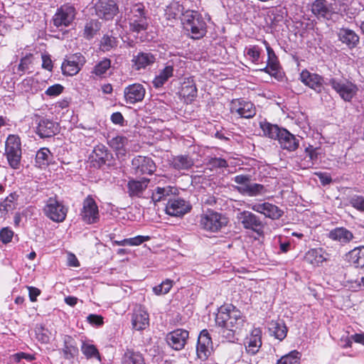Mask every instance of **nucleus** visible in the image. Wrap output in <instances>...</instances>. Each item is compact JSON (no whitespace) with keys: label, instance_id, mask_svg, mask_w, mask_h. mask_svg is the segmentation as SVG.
I'll use <instances>...</instances> for the list:
<instances>
[{"label":"nucleus","instance_id":"f257e3e1","mask_svg":"<svg viewBox=\"0 0 364 364\" xmlns=\"http://www.w3.org/2000/svg\"><path fill=\"white\" fill-rule=\"evenodd\" d=\"M245 321V316L232 304L221 306L215 316V323L221 328L220 333L229 341L242 331Z\"/></svg>","mask_w":364,"mask_h":364},{"label":"nucleus","instance_id":"f03ea898","mask_svg":"<svg viewBox=\"0 0 364 364\" xmlns=\"http://www.w3.org/2000/svg\"><path fill=\"white\" fill-rule=\"evenodd\" d=\"M181 20L184 29L191 32L192 38L200 39L206 34V23L199 12L187 10L183 14Z\"/></svg>","mask_w":364,"mask_h":364},{"label":"nucleus","instance_id":"7ed1b4c3","mask_svg":"<svg viewBox=\"0 0 364 364\" xmlns=\"http://www.w3.org/2000/svg\"><path fill=\"white\" fill-rule=\"evenodd\" d=\"M228 217L212 209H208L200 215L199 226L210 232H218L228 225Z\"/></svg>","mask_w":364,"mask_h":364},{"label":"nucleus","instance_id":"20e7f679","mask_svg":"<svg viewBox=\"0 0 364 364\" xmlns=\"http://www.w3.org/2000/svg\"><path fill=\"white\" fill-rule=\"evenodd\" d=\"M9 166L18 169L22 157L21 142L18 135L10 134L5 142V153Z\"/></svg>","mask_w":364,"mask_h":364},{"label":"nucleus","instance_id":"39448f33","mask_svg":"<svg viewBox=\"0 0 364 364\" xmlns=\"http://www.w3.org/2000/svg\"><path fill=\"white\" fill-rule=\"evenodd\" d=\"M232 181L237 184L235 187L240 193L249 197H255L261 196L266 192L265 187L259 183H252V176L250 175H237Z\"/></svg>","mask_w":364,"mask_h":364},{"label":"nucleus","instance_id":"423d86ee","mask_svg":"<svg viewBox=\"0 0 364 364\" xmlns=\"http://www.w3.org/2000/svg\"><path fill=\"white\" fill-rule=\"evenodd\" d=\"M129 31L139 33L145 31L149 26L145 7L142 4H136L127 14Z\"/></svg>","mask_w":364,"mask_h":364},{"label":"nucleus","instance_id":"0eeeda50","mask_svg":"<svg viewBox=\"0 0 364 364\" xmlns=\"http://www.w3.org/2000/svg\"><path fill=\"white\" fill-rule=\"evenodd\" d=\"M45 215L56 223L63 222L68 213V208L53 198H49L43 208Z\"/></svg>","mask_w":364,"mask_h":364},{"label":"nucleus","instance_id":"6e6552de","mask_svg":"<svg viewBox=\"0 0 364 364\" xmlns=\"http://www.w3.org/2000/svg\"><path fill=\"white\" fill-rule=\"evenodd\" d=\"M237 219L243 228L255 232L257 234L262 232L264 225L261 218L248 210H243L237 213Z\"/></svg>","mask_w":364,"mask_h":364},{"label":"nucleus","instance_id":"1a4fd4ad","mask_svg":"<svg viewBox=\"0 0 364 364\" xmlns=\"http://www.w3.org/2000/svg\"><path fill=\"white\" fill-rule=\"evenodd\" d=\"M95 14L105 20L112 19L118 13V6L114 0H92Z\"/></svg>","mask_w":364,"mask_h":364},{"label":"nucleus","instance_id":"9d476101","mask_svg":"<svg viewBox=\"0 0 364 364\" xmlns=\"http://www.w3.org/2000/svg\"><path fill=\"white\" fill-rule=\"evenodd\" d=\"M230 113L240 118L250 119L256 114L255 105L242 99L232 100L230 105Z\"/></svg>","mask_w":364,"mask_h":364},{"label":"nucleus","instance_id":"9b49d317","mask_svg":"<svg viewBox=\"0 0 364 364\" xmlns=\"http://www.w3.org/2000/svg\"><path fill=\"white\" fill-rule=\"evenodd\" d=\"M329 85L346 102H350L358 91L356 85L348 81L331 78Z\"/></svg>","mask_w":364,"mask_h":364},{"label":"nucleus","instance_id":"f8f14e48","mask_svg":"<svg viewBox=\"0 0 364 364\" xmlns=\"http://www.w3.org/2000/svg\"><path fill=\"white\" fill-rule=\"evenodd\" d=\"M191 210V205L188 201L176 196L168 200L165 207L166 213L174 217L183 216Z\"/></svg>","mask_w":364,"mask_h":364},{"label":"nucleus","instance_id":"ddd939ff","mask_svg":"<svg viewBox=\"0 0 364 364\" xmlns=\"http://www.w3.org/2000/svg\"><path fill=\"white\" fill-rule=\"evenodd\" d=\"M80 216L82 220L87 224H94L100 220L98 206L95 200L90 196L83 200Z\"/></svg>","mask_w":364,"mask_h":364},{"label":"nucleus","instance_id":"4468645a","mask_svg":"<svg viewBox=\"0 0 364 364\" xmlns=\"http://www.w3.org/2000/svg\"><path fill=\"white\" fill-rule=\"evenodd\" d=\"M85 63V58L81 53H77L68 56L61 66L63 74L68 76L75 75Z\"/></svg>","mask_w":364,"mask_h":364},{"label":"nucleus","instance_id":"2eb2a0df","mask_svg":"<svg viewBox=\"0 0 364 364\" xmlns=\"http://www.w3.org/2000/svg\"><path fill=\"white\" fill-rule=\"evenodd\" d=\"M311 11L318 20H329L336 14L333 4L327 0H314L311 4Z\"/></svg>","mask_w":364,"mask_h":364},{"label":"nucleus","instance_id":"dca6fc26","mask_svg":"<svg viewBox=\"0 0 364 364\" xmlns=\"http://www.w3.org/2000/svg\"><path fill=\"white\" fill-rule=\"evenodd\" d=\"M132 168L136 175H151L156 169L154 161L148 156H137L132 161Z\"/></svg>","mask_w":364,"mask_h":364},{"label":"nucleus","instance_id":"f3484780","mask_svg":"<svg viewBox=\"0 0 364 364\" xmlns=\"http://www.w3.org/2000/svg\"><path fill=\"white\" fill-rule=\"evenodd\" d=\"M75 9L69 5H63L55 14L53 21L56 27L68 26L74 20Z\"/></svg>","mask_w":364,"mask_h":364},{"label":"nucleus","instance_id":"a211bd4d","mask_svg":"<svg viewBox=\"0 0 364 364\" xmlns=\"http://www.w3.org/2000/svg\"><path fill=\"white\" fill-rule=\"evenodd\" d=\"M146 95V89L140 83L129 85L124 89V97L127 104L134 105L141 102Z\"/></svg>","mask_w":364,"mask_h":364},{"label":"nucleus","instance_id":"6ab92c4d","mask_svg":"<svg viewBox=\"0 0 364 364\" xmlns=\"http://www.w3.org/2000/svg\"><path fill=\"white\" fill-rule=\"evenodd\" d=\"M189 338V332L185 329L178 328L166 335L168 345L176 350H182Z\"/></svg>","mask_w":364,"mask_h":364},{"label":"nucleus","instance_id":"aec40b11","mask_svg":"<svg viewBox=\"0 0 364 364\" xmlns=\"http://www.w3.org/2000/svg\"><path fill=\"white\" fill-rule=\"evenodd\" d=\"M212 350L211 338L207 330H203L198 338L196 353L198 358L205 360L210 355Z\"/></svg>","mask_w":364,"mask_h":364},{"label":"nucleus","instance_id":"412c9836","mask_svg":"<svg viewBox=\"0 0 364 364\" xmlns=\"http://www.w3.org/2000/svg\"><path fill=\"white\" fill-rule=\"evenodd\" d=\"M131 62L132 68L139 71L153 65L156 62V55L151 52L139 51L133 55Z\"/></svg>","mask_w":364,"mask_h":364},{"label":"nucleus","instance_id":"4be33fe9","mask_svg":"<svg viewBox=\"0 0 364 364\" xmlns=\"http://www.w3.org/2000/svg\"><path fill=\"white\" fill-rule=\"evenodd\" d=\"M250 208L257 213L264 215L267 218L272 220H277L281 218L284 213L283 210L277 205L265 202L263 203H255L251 205Z\"/></svg>","mask_w":364,"mask_h":364},{"label":"nucleus","instance_id":"5701e85b","mask_svg":"<svg viewBox=\"0 0 364 364\" xmlns=\"http://www.w3.org/2000/svg\"><path fill=\"white\" fill-rule=\"evenodd\" d=\"M150 179L143 177L140 179H130L127 183V193L131 198H141L148 188Z\"/></svg>","mask_w":364,"mask_h":364},{"label":"nucleus","instance_id":"b1692460","mask_svg":"<svg viewBox=\"0 0 364 364\" xmlns=\"http://www.w3.org/2000/svg\"><path fill=\"white\" fill-rule=\"evenodd\" d=\"M178 189L171 186H156L152 190L151 200L154 203L167 201L178 194Z\"/></svg>","mask_w":364,"mask_h":364},{"label":"nucleus","instance_id":"393cba45","mask_svg":"<svg viewBox=\"0 0 364 364\" xmlns=\"http://www.w3.org/2000/svg\"><path fill=\"white\" fill-rule=\"evenodd\" d=\"M277 141L282 149L289 151H296L299 146V139L286 129H282V134Z\"/></svg>","mask_w":364,"mask_h":364},{"label":"nucleus","instance_id":"a878e982","mask_svg":"<svg viewBox=\"0 0 364 364\" xmlns=\"http://www.w3.org/2000/svg\"><path fill=\"white\" fill-rule=\"evenodd\" d=\"M300 80L304 84L314 90L316 92L320 93L321 92L323 78L321 75L311 73L305 70L301 73Z\"/></svg>","mask_w":364,"mask_h":364},{"label":"nucleus","instance_id":"bb28decb","mask_svg":"<svg viewBox=\"0 0 364 364\" xmlns=\"http://www.w3.org/2000/svg\"><path fill=\"white\" fill-rule=\"evenodd\" d=\"M262 346V331L259 328H254L250 336L246 338L245 348L248 353L256 354Z\"/></svg>","mask_w":364,"mask_h":364},{"label":"nucleus","instance_id":"cd10ccee","mask_svg":"<svg viewBox=\"0 0 364 364\" xmlns=\"http://www.w3.org/2000/svg\"><path fill=\"white\" fill-rule=\"evenodd\" d=\"M90 157L100 167L111 161L112 154L105 145L100 144L94 147Z\"/></svg>","mask_w":364,"mask_h":364},{"label":"nucleus","instance_id":"c85d7f7f","mask_svg":"<svg viewBox=\"0 0 364 364\" xmlns=\"http://www.w3.org/2000/svg\"><path fill=\"white\" fill-rule=\"evenodd\" d=\"M338 40L350 49L357 47L359 43L360 38L358 34L348 28H341L338 32Z\"/></svg>","mask_w":364,"mask_h":364},{"label":"nucleus","instance_id":"c756f323","mask_svg":"<svg viewBox=\"0 0 364 364\" xmlns=\"http://www.w3.org/2000/svg\"><path fill=\"white\" fill-rule=\"evenodd\" d=\"M58 126L48 119H41L38 124L36 133L41 138L51 137L58 132Z\"/></svg>","mask_w":364,"mask_h":364},{"label":"nucleus","instance_id":"7c9ffc66","mask_svg":"<svg viewBox=\"0 0 364 364\" xmlns=\"http://www.w3.org/2000/svg\"><path fill=\"white\" fill-rule=\"evenodd\" d=\"M132 324L135 330L145 329L149 325L148 313L141 307L136 309L132 315Z\"/></svg>","mask_w":364,"mask_h":364},{"label":"nucleus","instance_id":"2f4dec72","mask_svg":"<svg viewBox=\"0 0 364 364\" xmlns=\"http://www.w3.org/2000/svg\"><path fill=\"white\" fill-rule=\"evenodd\" d=\"M328 255L323 248H314L309 250L304 256V260L313 266H319L327 260Z\"/></svg>","mask_w":364,"mask_h":364},{"label":"nucleus","instance_id":"473e14b6","mask_svg":"<svg viewBox=\"0 0 364 364\" xmlns=\"http://www.w3.org/2000/svg\"><path fill=\"white\" fill-rule=\"evenodd\" d=\"M180 93L187 102H193L197 97L198 90L192 77L184 80Z\"/></svg>","mask_w":364,"mask_h":364},{"label":"nucleus","instance_id":"72a5a7b5","mask_svg":"<svg viewBox=\"0 0 364 364\" xmlns=\"http://www.w3.org/2000/svg\"><path fill=\"white\" fill-rule=\"evenodd\" d=\"M328 237L333 240L340 242L341 244L348 243L353 238V233L346 228H336L331 230Z\"/></svg>","mask_w":364,"mask_h":364},{"label":"nucleus","instance_id":"f704fd0d","mask_svg":"<svg viewBox=\"0 0 364 364\" xmlns=\"http://www.w3.org/2000/svg\"><path fill=\"white\" fill-rule=\"evenodd\" d=\"M63 343L62 350L64 358L68 360L74 358L78 354V348L75 339L70 336L65 335L63 337Z\"/></svg>","mask_w":364,"mask_h":364},{"label":"nucleus","instance_id":"c9c22d12","mask_svg":"<svg viewBox=\"0 0 364 364\" xmlns=\"http://www.w3.org/2000/svg\"><path fill=\"white\" fill-rule=\"evenodd\" d=\"M269 331L271 336L275 338L282 341L287 336V328L282 321H272L268 325Z\"/></svg>","mask_w":364,"mask_h":364},{"label":"nucleus","instance_id":"e433bc0d","mask_svg":"<svg viewBox=\"0 0 364 364\" xmlns=\"http://www.w3.org/2000/svg\"><path fill=\"white\" fill-rule=\"evenodd\" d=\"M348 260L355 268L364 271V246L355 247L347 255Z\"/></svg>","mask_w":364,"mask_h":364},{"label":"nucleus","instance_id":"4c0bfd02","mask_svg":"<svg viewBox=\"0 0 364 364\" xmlns=\"http://www.w3.org/2000/svg\"><path fill=\"white\" fill-rule=\"evenodd\" d=\"M193 164V159L191 156L182 154L174 156L171 163V166L178 171L188 170L191 168Z\"/></svg>","mask_w":364,"mask_h":364},{"label":"nucleus","instance_id":"58836bf2","mask_svg":"<svg viewBox=\"0 0 364 364\" xmlns=\"http://www.w3.org/2000/svg\"><path fill=\"white\" fill-rule=\"evenodd\" d=\"M173 67L166 65L164 69L159 71L152 81L153 86L155 88H160L173 75Z\"/></svg>","mask_w":364,"mask_h":364},{"label":"nucleus","instance_id":"ea45409f","mask_svg":"<svg viewBox=\"0 0 364 364\" xmlns=\"http://www.w3.org/2000/svg\"><path fill=\"white\" fill-rule=\"evenodd\" d=\"M183 14V6L177 1L170 3L165 9V17L168 21H176Z\"/></svg>","mask_w":364,"mask_h":364},{"label":"nucleus","instance_id":"a19ab883","mask_svg":"<svg viewBox=\"0 0 364 364\" xmlns=\"http://www.w3.org/2000/svg\"><path fill=\"white\" fill-rule=\"evenodd\" d=\"M122 364H146L141 353L127 349L122 358Z\"/></svg>","mask_w":364,"mask_h":364},{"label":"nucleus","instance_id":"79ce46f5","mask_svg":"<svg viewBox=\"0 0 364 364\" xmlns=\"http://www.w3.org/2000/svg\"><path fill=\"white\" fill-rule=\"evenodd\" d=\"M260 128L263 132V134L272 139L278 140L282 134L283 128L279 127L276 124H272L267 122H260Z\"/></svg>","mask_w":364,"mask_h":364},{"label":"nucleus","instance_id":"37998d69","mask_svg":"<svg viewBox=\"0 0 364 364\" xmlns=\"http://www.w3.org/2000/svg\"><path fill=\"white\" fill-rule=\"evenodd\" d=\"M128 142L126 136H117L109 141V145L116 151L117 155L125 156Z\"/></svg>","mask_w":364,"mask_h":364},{"label":"nucleus","instance_id":"c03bdc74","mask_svg":"<svg viewBox=\"0 0 364 364\" xmlns=\"http://www.w3.org/2000/svg\"><path fill=\"white\" fill-rule=\"evenodd\" d=\"M51 160V154L48 149L42 148L38 150L36 155V162L41 168L49 164Z\"/></svg>","mask_w":364,"mask_h":364},{"label":"nucleus","instance_id":"a18cd8bd","mask_svg":"<svg viewBox=\"0 0 364 364\" xmlns=\"http://www.w3.org/2000/svg\"><path fill=\"white\" fill-rule=\"evenodd\" d=\"M110 67L111 60L109 58H105L95 65L92 73L100 77H104Z\"/></svg>","mask_w":364,"mask_h":364},{"label":"nucleus","instance_id":"49530a36","mask_svg":"<svg viewBox=\"0 0 364 364\" xmlns=\"http://www.w3.org/2000/svg\"><path fill=\"white\" fill-rule=\"evenodd\" d=\"M100 29V24L97 20H91L85 23L84 28V36L87 38H92L96 33Z\"/></svg>","mask_w":364,"mask_h":364},{"label":"nucleus","instance_id":"de8ad7c7","mask_svg":"<svg viewBox=\"0 0 364 364\" xmlns=\"http://www.w3.org/2000/svg\"><path fill=\"white\" fill-rule=\"evenodd\" d=\"M301 355L297 350H292L278 360L277 364H299Z\"/></svg>","mask_w":364,"mask_h":364},{"label":"nucleus","instance_id":"09e8293b","mask_svg":"<svg viewBox=\"0 0 364 364\" xmlns=\"http://www.w3.org/2000/svg\"><path fill=\"white\" fill-rule=\"evenodd\" d=\"M263 44L265 46L267 53V63L270 64L272 70H274L275 68H279V61L274 50L270 47L267 41L264 40Z\"/></svg>","mask_w":364,"mask_h":364},{"label":"nucleus","instance_id":"8fccbe9b","mask_svg":"<svg viewBox=\"0 0 364 364\" xmlns=\"http://www.w3.org/2000/svg\"><path fill=\"white\" fill-rule=\"evenodd\" d=\"M81 351L88 359L95 358L100 360V355L97 348L92 344L83 343L81 346Z\"/></svg>","mask_w":364,"mask_h":364},{"label":"nucleus","instance_id":"3c124183","mask_svg":"<svg viewBox=\"0 0 364 364\" xmlns=\"http://www.w3.org/2000/svg\"><path fill=\"white\" fill-rule=\"evenodd\" d=\"M117 46V40L114 36L105 35L101 39L100 47L103 51H109Z\"/></svg>","mask_w":364,"mask_h":364},{"label":"nucleus","instance_id":"603ef678","mask_svg":"<svg viewBox=\"0 0 364 364\" xmlns=\"http://www.w3.org/2000/svg\"><path fill=\"white\" fill-rule=\"evenodd\" d=\"M37 81L32 77L24 79L21 83V89L22 92L26 93H36L37 92L36 88Z\"/></svg>","mask_w":364,"mask_h":364},{"label":"nucleus","instance_id":"864d4df0","mask_svg":"<svg viewBox=\"0 0 364 364\" xmlns=\"http://www.w3.org/2000/svg\"><path fill=\"white\" fill-rule=\"evenodd\" d=\"M244 52L252 63H257L259 61L261 50L257 46L246 47Z\"/></svg>","mask_w":364,"mask_h":364},{"label":"nucleus","instance_id":"5fc2aeb1","mask_svg":"<svg viewBox=\"0 0 364 364\" xmlns=\"http://www.w3.org/2000/svg\"><path fill=\"white\" fill-rule=\"evenodd\" d=\"M18 196L15 193H11L6 198L0 203V211L8 212L14 206V202L17 200Z\"/></svg>","mask_w":364,"mask_h":364},{"label":"nucleus","instance_id":"6e6d98bb","mask_svg":"<svg viewBox=\"0 0 364 364\" xmlns=\"http://www.w3.org/2000/svg\"><path fill=\"white\" fill-rule=\"evenodd\" d=\"M350 205L357 210L364 213V196L353 195L349 198Z\"/></svg>","mask_w":364,"mask_h":364},{"label":"nucleus","instance_id":"4d7b16f0","mask_svg":"<svg viewBox=\"0 0 364 364\" xmlns=\"http://www.w3.org/2000/svg\"><path fill=\"white\" fill-rule=\"evenodd\" d=\"M32 58L33 55L28 54L21 59L17 68L20 75L24 74L30 68V65L32 64Z\"/></svg>","mask_w":364,"mask_h":364},{"label":"nucleus","instance_id":"13d9d810","mask_svg":"<svg viewBox=\"0 0 364 364\" xmlns=\"http://www.w3.org/2000/svg\"><path fill=\"white\" fill-rule=\"evenodd\" d=\"M36 334L37 339L41 343H48L50 341V333L43 326H36Z\"/></svg>","mask_w":364,"mask_h":364},{"label":"nucleus","instance_id":"bf43d9fd","mask_svg":"<svg viewBox=\"0 0 364 364\" xmlns=\"http://www.w3.org/2000/svg\"><path fill=\"white\" fill-rule=\"evenodd\" d=\"M173 286V281L166 279L162 282L159 285L153 288V291L157 295L165 294L168 293Z\"/></svg>","mask_w":364,"mask_h":364},{"label":"nucleus","instance_id":"052dcab7","mask_svg":"<svg viewBox=\"0 0 364 364\" xmlns=\"http://www.w3.org/2000/svg\"><path fill=\"white\" fill-rule=\"evenodd\" d=\"M208 164L213 168H226L228 164L225 159L223 158L211 157L208 159Z\"/></svg>","mask_w":364,"mask_h":364},{"label":"nucleus","instance_id":"680f3d73","mask_svg":"<svg viewBox=\"0 0 364 364\" xmlns=\"http://www.w3.org/2000/svg\"><path fill=\"white\" fill-rule=\"evenodd\" d=\"M63 86L60 84H55L50 86L45 92V94L50 97H56L60 95L63 91Z\"/></svg>","mask_w":364,"mask_h":364},{"label":"nucleus","instance_id":"e2e57ef3","mask_svg":"<svg viewBox=\"0 0 364 364\" xmlns=\"http://www.w3.org/2000/svg\"><path fill=\"white\" fill-rule=\"evenodd\" d=\"M318 148H314L313 146L309 145L305 149V153L309 156L311 165L314 164V162L318 159Z\"/></svg>","mask_w":364,"mask_h":364},{"label":"nucleus","instance_id":"0e129e2a","mask_svg":"<svg viewBox=\"0 0 364 364\" xmlns=\"http://www.w3.org/2000/svg\"><path fill=\"white\" fill-rule=\"evenodd\" d=\"M149 236H142L138 235L134 237L128 238V242L129 246H137L140 245L144 242L149 241L150 240Z\"/></svg>","mask_w":364,"mask_h":364},{"label":"nucleus","instance_id":"69168bd1","mask_svg":"<svg viewBox=\"0 0 364 364\" xmlns=\"http://www.w3.org/2000/svg\"><path fill=\"white\" fill-rule=\"evenodd\" d=\"M14 232L7 228H4L0 231V239L5 244L11 241Z\"/></svg>","mask_w":364,"mask_h":364},{"label":"nucleus","instance_id":"338daca9","mask_svg":"<svg viewBox=\"0 0 364 364\" xmlns=\"http://www.w3.org/2000/svg\"><path fill=\"white\" fill-rule=\"evenodd\" d=\"M87 320L90 324L95 325L97 326H102L104 323L103 317L97 314H90L87 317Z\"/></svg>","mask_w":364,"mask_h":364},{"label":"nucleus","instance_id":"774afa93","mask_svg":"<svg viewBox=\"0 0 364 364\" xmlns=\"http://www.w3.org/2000/svg\"><path fill=\"white\" fill-rule=\"evenodd\" d=\"M218 201V198H217L213 195L207 194L203 196L202 198V202L208 205L214 206L216 205Z\"/></svg>","mask_w":364,"mask_h":364}]
</instances>
